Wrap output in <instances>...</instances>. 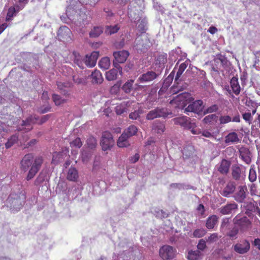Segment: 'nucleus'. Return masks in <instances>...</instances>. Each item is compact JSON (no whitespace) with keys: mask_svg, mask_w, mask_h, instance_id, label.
I'll return each instance as SVG.
<instances>
[{"mask_svg":"<svg viewBox=\"0 0 260 260\" xmlns=\"http://www.w3.org/2000/svg\"><path fill=\"white\" fill-rule=\"evenodd\" d=\"M99 0H69L66 16H61V20L66 23H72L78 27H83L91 20L90 12L84 5L94 6Z\"/></svg>","mask_w":260,"mask_h":260,"instance_id":"obj_1","label":"nucleus"},{"mask_svg":"<svg viewBox=\"0 0 260 260\" xmlns=\"http://www.w3.org/2000/svg\"><path fill=\"white\" fill-rule=\"evenodd\" d=\"M144 2L142 0H135L130 3L128 8V16L132 22L138 25V29L141 33L147 29V21L142 17Z\"/></svg>","mask_w":260,"mask_h":260,"instance_id":"obj_2","label":"nucleus"},{"mask_svg":"<svg viewBox=\"0 0 260 260\" xmlns=\"http://www.w3.org/2000/svg\"><path fill=\"white\" fill-rule=\"evenodd\" d=\"M43 157L40 156L34 158L32 154H27L24 155L21 161V168L24 171H29L26 177L27 180L31 179L40 170L43 163Z\"/></svg>","mask_w":260,"mask_h":260,"instance_id":"obj_3","label":"nucleus"},{"mask_svg":"<svg viewBox=\"0 0 260 260\" xmlns=\"http://www.w3.org/2000/svg\"><path fill=\"white\" fill-rule=\"evenodd\" d=\"M131 245L129 243L125 247L121 243L120 244V246L123 247V250L122 253L118 254L119 260H140L142 258L141 250L136 246L132 247Z\"/></svg>","mask_w":260,"mask_h":260,"instance_id":"obj_4","label":"nucleus"},{"mask_svg":"<svg viewBox=\"0 0 260 260\" xmlns=\"http://www.w3.org/2000/svg\"><path fill=\"white\" fill-rule=\"evenodd\" d=\"M75 56V61L76 64L80 68H83V62L86 66L89 68H92L95 66L96 63L98 58L99 56V53L98 51H93L90 55H86L84 59H82L78 53L74 52Z\"/></svg>","mask_w":260,"mask_h":260,"instance_id":"obj_5","label":"nucleus"},{"mask_svg":"<svg viewBox=\"0 0 260 260\" xmlns=\"http://www.w3.org/2000/svg\"><path fill=\"white\" fill-rule=\"evenodd\" d=\"M25 197L23 193H11L6 200V205L13 212L20 210L24 204Z\"/></svg>","mask_w":260,"mask_h":260,"instance_id":"obj_6","label":"nucleus"},{"mask_svg":"<svg viewBox=\"0 0 260 260\" xmlns=\"http://www.w3.org/2000/svg\"><path fill=\"white\" fill-rule=\"evenodd\" d=\"M38 120V117L35 115H31L26 118L25 120L21 121L20 120H18L16 122H14L10 120L7 122V125L9 126L13 122V127H17V129L18 131L24 130L25 132H28L32 129V124L37 123Z\"/></svg>","mask_w":260,"mask_h":260,"instance_id":"obj_7","label":"nucleus"},{"mask_svg":"<svg viewBox=\"0 0 260 260\" xmlns=\"http://www.w3.org/2000/svg\"><path fill=\"white\" fill-rule=\"evenodd\" d=\"M152 43L146 35L138 36L134 43V49L138 52H144L151 46Z\"/></svg>","mask_w":260,"mask_h":260,"instance_id":"obj_8","label":"nucleus"},{"mask_svg":"<svg viewBox=\"0 0 260 260\" xmlns=\"http://www.w3.org/2000/svg\"><path fill=\"white\" fill-rule=\"evenodd\" d=\"M175 123L178 124L185 128L191 129L192 134L198 135L201 133V131L198 128H196V125L194 122L191 121L190 118L186 116L178 117L174 119Z\"/></svg>","mask_w":260,"mask_h":260,"instance_id":"obj_9","label":"nucleus"},{"mask_svg":"<svg viewBox=\"0 0 260 260\" xmlns=\"http://www.w3.org/2000/svg\"><path fill=\"white\" fill-rule=\"evenodd\" d=\"M189 97V95L188 93L182 92L174 98L170 103L172 105H174L175 108L183 109L187 104Z\"/></svg>","mask_w":260,"mask_h":260,"instance_id":"obj_10","label":"nucleus"},{"mask_svg":"<svg viewBox=\"0 0 260 260\" xmlns=\"http://www.w3.org/2000/svg\"><path fill=\"white\" fill-rule=\"evenodd\" d=\"M114 142L111 134L107 131L103 132L101 141L102 149L106 151L110 149L114 145Z\"/></svg>","mask_w":260,"mask_h":260,"instance_id":"obj_11","label":"nucleus"},{"mask_svg":"<svg viewBox=\"0 0 260 260\" xmlns=\"http://www.w3.org/2000/svg\"><path fill=\"white\" fill-rule=\"evenodd\" d=\"M176 250L173 247L164 245L159 249V254L163 259H173L176 254Z\"/></svg>","mask_w":260,"mask_h":260,"instance_id":"obj_12","label":"nucleus"},{"mask_svg":"<svg viewBox=\"0 0 260 260\" xmlns=\"http://www.w3.org/2000/svg\"><path fill=\"white\" fill-rule=\"evenodd\" d=\"M250 248L249 242L247 240H242L234 245V250L239 254H243L248 252Z\"/></svg>","mask_w":260,"mask_h":260,"instance_id":"obj_13","label":"nucleus"},{"mask_svg":"<svg viewBox=\"0 0 260 260\" xmlns=\"http://www.w3.org/2000/svg\"><path fill=\"white\" fill-rule=\"evenodd\" d=\"M113 65L115 68L111 69L106 72V78L108 81L115 80L117 79L118 74H122V69L119 64H117L115 62H114Z\"/></svg>","mask_w":260,"mask_h":260,"instance_id":"obj_14","label":"nucleus"},{"mask_svg":"<svg viewBox=\"0 0 260 260\" xmlns=\"http://www.w3.org/2000/svg\"><path fill=\"white\" fill-rule=\"evenodd\" d=\"M203 102L202 100H197L190 104L186 108L184 109V112H193L195 113H199L203 110Z\"/></svg>","mask_w":260,"mask_h":260,"instance_id":"obj_15","label":"nucleus"},{"mask_svg":"<svg viewBox=\"0 0 260 260\" xmlns=\"http://www.w3.org/2000/svg\"><path fill=\"white\" fill-rule=\"evenodd\" d=\"M167 116V110L165 108H157L150 111L147 115L148 120H152L154 118Z\"/></svg>","mask_w":260,"mask_h":260,"instance_id":"obj_16","label":"nucleus"},{"mask_svg":"<svg viewBox=\"0 0 260 260\" xmlns=\"http://www.w3.org/2000/svg\"><path fill=\"white\" fill-rule=\"evenodd\" d=\"M71 31L67 26H62L58 30L57 37L60 41H69L71 39Z\"/></svg>","mask_w":260,"mask_h":260,"instance_id":"obj_17","label":"nucleus"},{"mask_svg":"<svg viewBox=\"0 0 260 260\" xmlns=\"http://www.w3.org/2000/svg\"><path fill=\"white\" fill-rule=\"evenodd\" d=\"M129 55V52L126 50L114 52L113 54L114 57L113 62H115L117 64L123 63L126 61Z\"/></svg>","mask_w":260,"mask_h":260,"instance_id":"obj_18","label":"nucleus"},{"mask_svg":"<svg viewBox=\"0 0 260 260\" xmlns=\"http://www.w3.org/2000/svg\"><path fill=\"white\" fill-rule=\"evenodd\" d=\"M247 188L246 185L239 186L234 194L235 200L240 203L244 201L246 196Z\"/></svg>","mask_w":260,"mask_h":260,"instance_id":"obj_19","label":"nucleus"},{"mask_svg":"<svg viewBox=\"0 0 260 260\" xmlns=\"http://www.w3.org/2000/svg\"><path fill=\"white\" fill-rule=\"evenodd\" d=\"M157 74L153 71H148L141 75L138 78V81L140 83H144L151 82L156 79Z\"/></svg>","mask_w":260,"mask_h":260,"instance_id":"obj_20","label":"nucleus"},{"mask_svg":"<svg viewBox=\"0 0 260 260\" xmlns=\"http://www.w3.org/2000/svg\"><path fill=\"white\" fill-rule=\"evenodd\" d=\"M232 175L233 179L239 181H243L245 179V175L241 168L237 166L232 167Z\"/></svg>","mask_w":260,"mask_h":260,"instance_id":"obj_21","label":"nucleus"},{"mask_svg":"<svg viewBox=\"0 0 260 260\" xmlns=\"http://www.w3.org/2000/svg\"><path fill=\"white\" fill-rule=\"evenodd\" d=\"M132 102L129 101H123L117 105L115 107V111L117 114L121 115L127 111V108L130 106Z\"/></svg>","mask_w":260,"mask_h":260,"instance_id":"obj_22","label":"nucleus"},{"mask_svg":"<svg viewBox=\"0 0 260 260\" xmlns=\"http://www.w3.org/2000/svg\"><path fill=\"white\" fill-rule=\"evenodd\" d=\"M240 141L237 134L235 132L230 133L225 138V142L227 144H236Z\"/></svg>","mask_w":260,"mask_h":260,"instance_id":"obj_23","label":"nucleus"},{"mask_svg":"<svg viewBox=\"0 0 260 260\" xmlns=\"http://www.w3.org/2000/svg\"><path fill=\"white\" fill-rule=\"evenodd\" d=\"M237 208V205L235 203L227 204L220 209V211L222 214H229L232 213Z\"/></svg>","mask_w":260,"mask_h":260,"instance_id":"obj_24","label":"nucleus"},{"mask_svg":"<svg viewBox=\"0 0 260 260\" xmlns=\"http://www.w3.org/2000/svg\"><path fill=\"white\" fill-rule=\"evenodd\" d=\"M90 77L93 83L101 84L103 81V78L101 72L97 70L92 72Z\"/></svg>","mask_w":260,"mask_h":260,"instance_id":"obj_25","label":"nucleus"},{"mask_svg":"<svg viewBox=\"0 0 260 260\" xmlns=\"http://www.w3.org/2000/svg\"><path fill=\"white\" fill-rule=\"evenodd\" d=\"M235 186L232 182L228 183L226 186L223 189L221 194L225 197H229L235 190Z\"/></svg>","mask_w":260,"mask_h":260,"instance_id":"obj_26","label":"nucleus"},{"mask_svg":"<svg viewBox=\"0 0 260 260\" xmlns=\"http://www.w3.org/2000/svg\"><path fill=\"white\" fill-rule=\"evenodd\" d=\"M230 84L233 93L236 95H238L240 93L241 88L238 79L235 77L232 78L231 80Z\"/></svg>","mask_w":260,"mask_h":260,"instance_id":"obj_27","label":"nucleus"},{"mask_svg":"<svg viewBox=\"0 0 260 260\" xmlns=\"http://www.w3.org/2000/svg\"><path fill=\"white\" fill-rule=\"evenodd\" d=\"M165 124L159 121L154 122L152 126V131L154 133L159 135H161L165 131Z\"/></svg>","mask_w":260,"mask_h":260,"instance_id":"obj_28","label":"nucleus"},{"mask_svg":"<svg viewBox=\"0 0 260 260\" xmlns=\"http://www.w3.org/2000/svg\"><path fill=\"white\" fill-rule=\"evenodd\" d=\"M194 151L193 147L190 144L186 145L182 150L183 156L184 158H187L191 156Z\"/></svg>","mask_w":260,"mask_h":260,"instance_id":"obj_29","label":"nucleus"},{"mask_svg":"<svg viewBox=\"0 0 260 260\" xmlns=\"http://www.w3.org/2000/svg\"><path fill=\"white\" fill-rule=\"evenodd\" d=\"M67 178L70 181H76L78 178L77 170L74 168H70L68 171Z\"/></svg>","mask_w":260,"mask_h":260,"instance_id":"obj_30","label":"nucleus"},{"mask_svg":"<svg viewBox=\"0 0 260 260\" xmlns=\"http://www.w3.org/2000/svg\"><path fill=\"white\" fill-rule=\"evenodd\" d=\"M128 137L125 135V133H122L118 138L117 145L119 147H125L129 145L127 141Z\"/></svg>","mask_w":260,"mask_h":260,"instance_id":"obj_31","label":"nucleus"},{"mask_svg":"<svg viewBox=\"0 0 260 260\" xmlns=\"http://www.w3.org/2000/svg\"><path fill=\"white\" fill-rule=\"evenodd\" d=\"M230 163L225 159H223L218 167V171L222 174H226L229 170Z\"/></svg>","mask_w":260,"mask_h":260,"instance_id":"obj_32","label":"nucleus"},{"mask_svg":"<svg viewBox=\"0 0 260 260\" xmlns=\"http://www.w3.org/2000/svg\"><path fill=\"white\" fill-rule=\"evenodd\" d=\"M218 217L216 215H213L209 217L206 222V227L210 230L214 228L215 225L217 224Z\"/></svg>","mask_w":260,"mask_h":260,"instance_id":"obj_33","label":"nucleus"},{"mask_svg":"<svg viewBox=\"0 0 260 260\" xmlns=\"http://www.w3.org/2000/svg\"><path fill=\"white\" fill-rule=\"evenodd\" d=\"M218 116L215 114H212L206 116L203 119V121L205 123L208 124H214L217 120Z\"/></svg>","mask_w":260,"mask_h":260,"instance_id":"obj_34","label":"nucleus"},{"mask_svg":"<svg viewBox=\"0 0 260 260\" xmlns=\"http://www.w3.org/2000/svg\"><path fill=\"white\" fill-rule=\"evenodd\" d=\"M100 68L104 70H107L110 66V60L109 57L102 58L99 62Z\"/></svg>","mask_w":260,"mask_h":260,"instance_id":"obj_35","label":"nucleus"},{"mask_svg":"<svg viewBox=\"0 0 260 260\" xmlns=\"http://www.w3.org/2000/svg\"><path fill=\"white\" fill-rule=\"evenodd\" d=\"M188 64V61L187 60L185 61L183 63H181L179 68L178 69V70H177V72L176 73V77L175 78V81H177L179 79V78L182 74L183 72L184 71V70L187 68Z\"/></svg>","mask_w":260,"mask_h":260,"instance_id":"obj_36","label":"nucleus"},{"mask_svg":"<svg viewBox=\"0 0 260 260\" xmlns=\"http://www.w3.org/2000/svg\"><path fill=\"white\" fill-rule=\"evenodd\" d=\"M113 2L117 3V4L119 6V7H121L119 10L117 11V15L120 16H121L124 14V9L123 8V7L129 1V0H111Z\"/></svg>","mask_w":260,"mask_h":260,"instance_id":"obj_37","label":"nucleus"},{"mask_svg":"<svg viewBox=\"0 0 260 260\" xmlns=\"http://www.w3.org/2000/svg\"><path fill=\"white\" fill-rule=\"evenodd\" d=\"M201 257V253L198 250L190 251L187 254L189 260H199Z\"/></svg>","mask_w":260,"mask_h":260,"instance_id":"obj_38","label":"nucleus"},{"mask_svg":"<svg viewBox=\"0 0 260 260\" xmlns=\"http://www.w3.org/2000/svg\"><path fill=\"white\" fill-rule=\"evenodd\" d=\"M103 31V28L101 26H95L91 29L89 33L91 38L99 37Z\"/></svg>","mask_w":260,"mask_h":260,"instance_id":"obj_39","label":"nucleus"},{"mask_svg":"<svg viewBox=\"0 0 260 260\" xmlns=\"http://www.w3.org/2000/svg\"><path fill=\"white\" fill-rule=\"evenodd\" d=\"M138 131V128L135 125H131L126 129L123 133H125V135L128 138L135 135Z\"/></svg>","mask_w":260,"mask_h":260,"instance_id":"obj_40","label":"nucleus"},{"mask_svg":"<svg viewBox=\"0 0 260 260\" xmlns=\"http://www.w3.org/2000/svg\"><path fill=\"white\" fill-rule=\"evenodd\" d=\"M120 27L118 24H115L114 25L107 26L105 29L106 34L108 35H112L115 34L118 31Z\"/></svg>","mask_w":260,"mask_h":260,"instance_id":"obj_41","label":"nucleus"},{"mask_svg":"<svg viewBox=\"0 0 260 260\" xmlns=\"http://www.w3.org/2000/svg\"><path fill=\"white\" fill-rule=\"evenodd\" d=\"M237 224L242 228L245 229L248 227L250 222L247 217H243L238 220Z\"/></svg>","mask_w":260,"mask_h":260,"instance_id":"obj_42","label":"nucleus"},{"mask_svg":"<svg viewBox=\"0 0 260 260\" xmlns=\"http://www.w3.org/2000/svg\"><path fill=\"white\" fill-rule=\"evenodd\" d=\"M19 11L18 9L16 10V7H10L9 10L8 12L7 13V17L6 18V20L7 21H9L10 20H11L12 18L16 15V13Z\"/></svg>","mask_w":260,"mask_h":260,"instance_id":"obj_43","label":"nucleus"},{"mask_svg":"<svg viewBox=\"0 0 260 260\" xmlns=\"http://www.w3.org/2000/svg\"><path fill=\"white\" fill-rule=\"evenodd\" d=\"M18 141V136L17 135H14L11 136L6 143V147L7 148H10L14 144L17 142Z\"/></svg>","mask_w":260,"mask_h":260,"instance_id":"obj_44","label":"nucleus"},{"mask_svg":"<svg viewBox=\"0 0 260 260\" xmlns=\"http://www.w3.org/2000/svg\"><path fill=\"white\" fill-rule=\"evenodd\" d=\"M134 83L133 80H128L123 85L122 89L125 93H129L132 89L133 84Z\"/></svg>","mask_w":260,"mask_h":260,"instance_id":"obj_45","label":"nucleus"},{"mask_svg":"<svg viewBox=\"0 0 260 260\" xmlns=\"http://www.w3.org/2000/svg\"><path fill=\"white\" fill-rule=\"evenodd\" d=\"M256 178H257V176H256V171H255L254 167H253L252 166H251L250 169L249 170V177H248L249 180L250 182H253L256 180Z\"/></svg>","mask_w":260,"mask_h":260,"instance_id":"obj_46","label":"nucleus"},{"mask_svg":"<svg viewBox=\"0 0 260 260\" xmlns=\"http://www.w3.org/2000/svg\"><path fill=\"white\" fill-rule=\"evenodd\" d=\"M57 85L60 90H64V91H65L66 90H64V88L70 87L72 85V83L70 82H62L58 81L57 82Z\"/></svg>","mask_w":260,"mask_h":260,"instance_id":"obj_47","label":"nucleus"},{"mask_svg":"<svg viewBox=\"0 0 260 260\" xmlns=\"http://www.w3.org/2000/svg\"><path fill=\"white\" fill-rule=\"evenodd\" d=\"M82 145V143L79 138H77L70 142V146L72 148H80Z\"/></svg>","mask_w":260,"mask_h":260,"instance_id":"obj_48","label":"nucleus"},{"mask_svg":"<svg viewBox=\"0 0 260 260\" xmlns=\"http://www.w3.org/2000/svg\"><path fill=\"white\" fill-rule=\"evenodd\" d=\"M219 110V107L216 104H213L208 107L207 109H205L204 111V114L207 113H212L213 112H216Z\"/></svg>","mask_w":260,"mask_h":260,"instance_id":"obj_49","label":"nucleus"},{"mask_svg":"<svg viewBox=\"0 0 260 260\" xmlns=\"http://www.w3.org/2000/svg\"><path fill=\"white\" fill-rule=\"evenodd\" d=\"M206 233V230L204 229H198L193 232V235L196 238H201L203 237Z\"/></svg>","mask_w":260,"mask_h":260,"instance_id":"obj_50","label":"nucleus"},{"mask_svg":"<svg viewBox=\"0 0 260 260\" xmlns=\"http://www.w3.org/2000/svg\"><path fill=\"white\" fill-rule=\"evenodd\" d=\"M142 113V110L139 109L138 110H136L133 112H132L129 115V117L130 119L133 120H136L138 118H139L140 114Z\"/></svg>","mask_w":260,"mask_h":260,"instance_id":"obj_51","label":"nucleus"},{"mask_svg":"<svg viewBox=\"0 0 260 260\" xmlns=\"http://www.w3.org/2000/svg\"><path fill=\"white\" fill-rule=\"evenodd\" d=\"M52 99L56 105H60L64 101V99H62L59 95L55 94L52 95Z\"/></svg>","mask_w":260,"mask_h":260,"instance_id":"obj_52","label":"nucleus"},{"mask_svg":"<svg viewBox=\"0 0 260 260\" xmlns=\"http://www.w3.org/2000/svg\"><path fill=\"white\" fill-rule=\"evenodd\" d=\"M219 120L220 124H226L232 121V118L229 115H223L219 117Z\"/></svg>","mask_w":260,"mask_h":260,"instance_id":"obj_53","label":"nucleus"},{"mask_svg":"<svg viewBox=\"0 0 260 260\" xmlns=\"http://www.w3.org/2000/svg\"><path fill=\"white\" fill-rule=\"evenodd\" d=\"M218 240V235L216 233L211 234L207 239V242L209 243H212L217 241Z\"/></svg>","mask_w":260,"mask_h":260,"instance_id":"obj_54","label":"nucleus"},{"mask_svg":"<svg viewBox=\"0 0 260 260\" xmlns=\"http://www.w3.org/2000/svg\"><path fill=\"white\" fill-rule=\"evenodd\" d=\"M154 214L156 217L160 218H164L167 216V214L162 210L160 209H157V210H155Z\"/></svg>","mask_w":260,"mask_h":260,"instance_id":"obj_55","label":"nucleus"},{"mask_svg":"<svg viewBox=\"0 0 260 260\" xmlns=\"http://www.w3.org/2000/svg\"><path fill=\"white\" fill-rule=\"evenodd\" d=\"M87 143L90 148H93L95 146L96 141L94 138L90 137L87 139Z\"/></svg>","mask_w":260,"mask_h":260,"instance_id":"obj_56","label":"nucleus"},{"mask_svg":"<svg viewBox=\"0 0 260 260\" xmlns=\"http://www.w3.org/2000/svg\"><path fill=\"white\" fill-rule=\"evenodd\" d=\"M243 118L249 123H251L252 121V116L250 113H245L243 114Z\"/></svg>","mask_w":260,"mask_h":260,"instance_id":"obj_57","label":"nucleus"},{"mask_svg":"<svg viewBox=\"0 0 260 260\" xmlns=\"http://www.w3.org/2000/svg\"><path fill=\"white\" fill-rule=\"evenodd\" d=\"M140 158V154L138 153H136L133 156L129 158V161L131 163L134 164L137 162Z\"/></svg>","mask_w":260,"mask_h":260,"instance_id":"obj_58","label":"nucleus"},{"mask_svg":"<svg viewBox=\"0 0 260 260\" xmlns=\"http://www.w3.org/2000/svg\"><path fill=\"white\" fill-rule=\"evenodd\" d=\"M197 247L198 249L199 250H203L204 249H205V248L206 247L205 241L203 239H201L199 241Z\"/></svg>","mask_w":260,"mask_h":260,"instance_id":"obj_59","label":"nucleus"},{"mask_svg":"<svg viewBox=\"0 0 260 260\" xmlns=\"http://www.w3.org/2000/svg\"><path fill=\"white\" fill-rule=\"evenodd\" d=\"M238 230L236 228H234L228 234V236L232 238H235L238 234Z\"/></svg>","mask_w":260,"mask_h":260,"instance_id":"obj_60","label":"nucleus"},{"mask_svg":"<svg viewBox=\"0 0 260 260\" xmlns=\"http://www.w3.org/2000/svg\"><path fill=\"white\" fill-rule=\"evenodd\" d=\"M182 88H179L178 86H173L171 88V92L172 93H177Z\"/></svg>","mask_w":260,"mask_h":260,"instance_id":"obj_61","label":"nucleus"},{"mask_svg":"<svg viewBox=\"0 0 260 260\" xmlns=\"http://www.w3.org/2000/svg\"><path fill=\"white\" fill-rule=\"evenodd\" d=\"M253 244L255 247H256L258 250H260V239H255L253 241Z\"/></svg>","mask_w":260,"mask_h":260,"instance_id":"obj_62","label":"nucleus"},{"mask_svg":"<svg viewBox=\"0 0 260 260\" xmlns=\"http://www.w3.org/2000/svg\"><path fill=\"white\" fill-rule=\"evenodd\" d=\"M202 136L206 138H210L212 136L211 133L208 131H204L202 133Z\"/></svg>","mask_w":260,"mask_h":260,"instance_id":"obj_63","label":"nucleus"},{"mask_svg":"<svg viewBox=\"0 0 260 260\" xmlns=\"http://www.w3.org/2000/svg\"><path fill=\"white\" fill-rule=\"evenodd\" d=\"M208 31L213 35L217 31V29L214 26H211L208 29Z\"/></svg>","mask_w":260,"mask_h":260,"instance_id":"obj_64","label":"nucleus"}]
</instances>
